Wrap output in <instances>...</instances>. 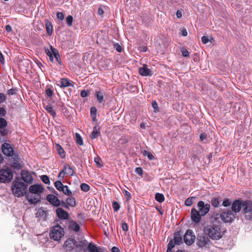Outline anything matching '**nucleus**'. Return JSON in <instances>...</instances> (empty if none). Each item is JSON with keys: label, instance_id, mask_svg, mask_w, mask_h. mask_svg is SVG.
Wrapping results in <instances>:
<instances>
[{"label": "nucleus", "instance_id": "obj_1", "mask_svg": "<svg viewBox=\"0 0 252 252\" xmlns=\"http://www.w3.org/2000/svg\"><path fill=\"white\" fill-rule=\"evenodd\" d=\"M203 232L212 240H218L222 237L225 229L220 224L212 222L204 227Z\"/></svg>", "mask_w": 252, "mask_h": 252}, {"label": "nucleus", "instance_id": "obj_2", "mask_svg": "<svg viewBox=\"0 0 252 252\" xmlns=\"http://www.w3.org/2000/svg\"><path fill=\"white\" fill-rule=\"evenodd\" d=\"M29 191L26 194V197L31 204H35L40 201L41 194L44 191V188L41 184H35L29 187Z\"/></svg>", "mask_w": 252, "mask_h": 252}, {"label": "nucleus", "instance_id": "obj_3", "mask_svg": "<svg viewBox=\"0 0 252 252\" xmlns=\"http://www.w3.org/2000/svg\"><path fill=\"white\" fill-rule=\"evenodd\" d=\"M235 216V214L230 210H227L220 214H217L214 216V220L219 223L220 222H231Z\"/></svg>", "mask_w": 252, "mask_h": 252}, {"label": "nucleus", "instance_id": "obj_4", "mask_svg": "<svg viewBox=\"0 0 252 252\" xmlns=\"http://www.w3.org/2000/svg\"><path fill=\"white\" fill-rule=\"evenodd\" d=\"M11 189L15 196L20 197L26 193L27 186L23 183L19 181H15L13 183Z\"/></svg>", "mask_w": 252, "mask_h": 252}, {"label": "nucleus", "instance_id": "obj_5", "mask_svg": "<svg viewBox=\"0 0 252 252\" xmlns=\"http://www.w3.org/2000/svg\"><path fill=\"white\" fill-rule=\"evenodd\" d=\"M245 219L248 220H252V201H243V210Z\"/></svg>", "mask_w": 252, "mask_h": 252}, {"label": "nucleus", "instance_id": "obj_6", "mask_svg": "<svg viewBox=\"0 0 252 252\" xmlns=\"http://www.w3.org/2000/svg\"><path fill=\"white\" fill-rule=\"evenodd\" d=\"M64 235L63 229L61 226L59 225H56L53 227L50 231V237L55 241L60 240L63 236Z\"/></svg>", "mask_w": 252, "mask_h": 252}, {"label": "nucleus", "instance_id": "obj_7", "mask_svg": "<svg viewBox=\"0 0 252 252\" xmlns=\"http://www.w3.org/2000/svg\"><path fill=\"white\" fill-rule=\"evenodd\" d=\"M13 178V174L9 168L2 169L0 170V181L2 183L10 182Z\"/></svg>", "mask_w": 252, "mask_h": 252}, {"label": "nucleus", "instance_id": "obj_8", "mask_svg": "<svg viewBox=\"0 0 252 252\" xmlns=\"http://www.w3.org/2000/svg\"><path fill=\"white\" fill-rule=\"evenodd\" d=\"M1 149L4 155L12 157L14 159L17 158L18 156L14 153L13 147L9 143H3L1 146Z\"/></svg>", "mask_w": 252, "mask_h": 252}, {"label": "nucleus", "instance_id": "obj_9", "mask_svg": "<svg viewBox=\"0 0 252 252\" xmlns=\"http://www.w3.org/2000/svg\"><path fill=\"white\" fill-rule=\"evenodd\" d=\"M195 236L192 231L190 229L187 230L184 236V240L185 243L189 246L191 245L195 241Z\"/></svg>", "mask_w": 252, "mask_h": 252}, {"label": "nucleus", "instance_id": "obj_10", "mask_svg": "<svg viewBox=\"0 0 252 252\" xmlns=\"http://www.w3.org/2000/svg\"><path fill=\"white\" fill-rule=\"evenodd\" d=\"M55 187L60 191H62L64 194L70 196L72 195L71 191L69 189L67 186L63 185L62 183L58 181L54 183Z\"/></svg>", "mask_w": 252, "mask_h": 252}, {"label": "nucleus", "instance_id": "obj_11", "mask_svg": "<svg viewBox=\"0 0 252 252\" xmlns=\"http://www.w3.org/2000/svg\"><path fill=\"white\" fill-rule=\"evenodd\" d=\"M198 211L202 216H205L209 211L210 205L205 204L203 201H199L197 203Z\"/></svg>", "mask_w": 252, "mask_h": 252}, {"label": "nucleus", "instance_id": "obj_12", "mask_svg": "<svg viewBox=\"0 0 252 252\" xmlns=\"http://www.w3.org/2000/svg\"><path fill=\"white\" fill-rule=\"evenodd\" d=\"M210 238L207 236H200L197 238V245L199 247H204L208 246L210 243L211 241L210 240Z\"/></svg>", "mask_w": 252, "mask_h": 252}, {"label": "nucleus", "instance_id": "obj_13", "mask_svg": "<svg viewBox=\"0 0 252 252\" xmlns=\"http://www.w3.org/2000/svg\"><path fill=\"white\" fill-rule=\"evenodd\" d=\"M22 179L23 181L28 184H32L33 181V179L31 173L26 170H23L21 171Z\"/></svg>", "mask_w": 252, "mask_h": 252}, {"label": "nucleus", "instance_id": "obj_14", "mask_svg": "<svg viewBox=\"0 0 252 252\" xmlns=\"http://www.w3.org/2000/svg\"><path fill=\"white\" fill-rule=\"evenodd\" d=\"M203 217L195 208H192L191 210V219L195 223H198L201 220V217Z\"/></svg>", "mask_w": 252, "mask_h": 252}, {"label": "nucleus", "instance_id": "obj_15", "mask_svg": "<svg viewBox=\"0 0 252 252\" xmlns=\"http://www.w3.org/2000/svg\"><path fill=\"white\" fill-rule=\"evenodd\" d=\"M243 201L239 200H236L233 201L231 205L232 211L236 213H238L241 210V208L243 209Z\"/></svg>", "mask_w": 252, "mask_h": 252}, {"label": "nucleus", "instance_id": "obj_16", "mask_svg": "<svg viewBox=\"0 0 252 252\" xmlns=\"http://www.w3.org/2000/svg\"><path fill=\"white\" fill-rule=\"evenodd\" d=\"M75 245L76 241L75 240L68 238L64 243L63 247L66 251H71Z\"/></svg>", "mask_w": 252, "mask_h": 252}, {"label": "nucleus", "instance_id": "obj_17", "mask_svg": "<svg viewBox=\"0 0 252 252\" xmlns=\"http://www.w3.org/2000/svg\"><path fill=\"white\" fill-rule=\"evenodd\" d=\"M46 199L51 204L56 207L59 206L60 205V201L57 196L54 194H48Z\"/></svg>", "mask_w": 252, "mask_h": 252}, {"label": "nucleus", "instance_id": "obj_18", "mask_svg": "<svg viewBox=\"0 0 252 252\" xmlns=\"http://www.w3.org/2000/svg\"><path fill=\"white\" fill-rule=\"evenodd\" d=\"M139 73L142 76H152L151 70L148 68L147 64H144L141 67L139 68Z\"/></svg>", "mask_w": 252, "mask_h": 252}, {"label": "nucleus", "instance_id": "obj_19", "mask_svg": "<svg viewBox=\"0 0 252 252\" xmlns=\"http://www.w3.org/2000/svg\"><path fill=\"white\" fill-rule=\"evenodd\" d=\"M7 125V122L6 120L3 118H0V129H2L5 128ZM8 130L4 129L3 130H0V133L2 135H5L8 133Z\"/></svg>", "mask_w": 252, "mask_h": 252}, {"label": "nucleus", "instance_id": "obj_20", "mask_svg": "<svg viewBox=\"0 0 252 252\" xmlns=\"http://www.w3.org/2000/svg\"><path fill=\"white\" fill-rule=\"evenodd\" d=\"M56 213L58 217L61 219L66 220L68 218V213L62 208L57 209Z\"/></svg>", "mask_w": 252, "mask_h": 252}, {"label": "nucleus", "instance_id": "obj_21", "mask_svg": "<svg viewBox=\"0 0 252 252\" xmlns=\"http://www.w3.org/2000/svg\"><path fill=\"white\" fill-rule=\"evenodd\" d=\"M57 85L63 88L69 86H73L71 83L67 78H62L60 83L57 84Z\"/></svg>", "mask_w": 252, "mask_h": 252}, {"label": "nucleus", "instance_id": "obj_22", "mask_svg": "<svg viewBox=\"0 0 252 252\" xmlns=\"http://www.w3.org/2000/svg\"><path fill=\"white\" fill-rule=\"evenodd\" d=\"M63 170H64L65 174L70 176H72L74 173V171L72 168L69 164H65L64 165Z\"/></svg>", "mask_w": 252, "mask_h": 252}, {"label": "nucleus", "instance_id": "obj_23", "mask_svg": "<svg viewBox=\"0 0 252 252\" xmlns=\"http://www.w3.org/2000/svg\"><path fill=\"white\" fill-rule=\"evenodd\" d=\"M56 148L61 158H63L65 157V153L63 149L59 144L56 145Z\"/></svg>", "mask_w": 252, "mask_h": 252}, {"label": "nucleus", "instance_id": "obj_24", "mask_svg": "<svg viewBox=\"0 0 252 252\" xmlns=\"http://www.w3.org/2000/svg\"><path fill=\"white\" fill-rule=\"evenodd\" d=\"M69 228L75 232H78L80 229L79 224L74 221H71L69 222Z\"/></svg>", "mask_w": 252, "mask_h": 252}, {"label": "nucleus", "instance_id": "obj_25", "mask_svg": "<svg viewBox=\"0 0 252 252\" xmlns=\"http://www.w3.org/2000/svg\"><path fill=\"white\" fill-rule=\"evenodd\" d=\"M52 52L53 53V55L54 58H55L56 61L60 64H62V62L60 58V56L59 55L58 51L55 48H52Z\"/></svg>", "mask_w": 252, "mask_h": 252}, {"label": "nucleus", "instance_id": "obj_26", "mask_svg": "<svg viewBox=\"0 0 252 252\" xmlns=\"http://www.w3.org/2000/svg\"><path fill=\"white\" fill-rule=\"evenodd\" d=\"M100 134V132L96 126L94 127L93 131L91 132L90 137L92 139H95L98 137Z\"/></svg>", "mask_w": 252, "mask_h": 252}, {"label": "nucleus", "instance_id": "obj_27", "mask_svg": "<svg viewBox=\"0 0 252 252\" xmlns=\"http://www.w3.org/2000/svg\"><path fill=\"white\" fill-rule=\"evenodd\" d=\"M45 109L48 113H49L51 115L53 116V117H56V113L50 104L46 105L45 107Z\"/></svg>", "mask_w": 252, "mask_h": 252}, {"label": "nucleus", "instance_id": "obj_28", "mask_svg": "<svg viewBox=\"0 0 252 252\" xmlns=\"http://www.w3.org/2000/svg\"><path fill=\"white\" fill-rule=\"evenodd\" d=\"M174 241L176 244L180 245L182 243V238L179 233H175Z\"/></svg>", "mask_w": 252, "mask_h": 252}, {"label": "nucleus", "instance_id": "obj_29", "mask_svg": "<svg viewBox=\"0 0 252 252\" xmlns=\"http://www.w3.org/2000/svg\"><path fill=\"white\" fill-rule=\"evenodd\" d=\"M66 203L70 206L74 207L76 205L75 199L72 197H69L66 199Z\"/></svg>", "mask_w": 252, "mask_h": 252}, {"label": "nucleus", "instance_id": "obj_30", "mask_svg": "<svg viewBox=\"0 0 252 252\" xmlns=\"http://www.w3.org/2000/svg\"><path fill=\"white\" fill-rule=\"evenodd\" d=\"M155 199L157 201L161 203L164 201V197L162 194L157 193L155 195Z\"/></svg>", "mask_w": 252, "mask_h": 252}, {"label": "nucleus", "instance_id": "obj_31", "mask_svg": "<svg viewBox=\"0 0 252 252\" xmlns=\"http://www.w3.org/2000/svg\"><path fill=\"white\" fill-rule=\"evenodd\" d=\"M46 28L47 32L49 35H51L53 32V26L50 23H47L46 24Z\"/></svg>", "mask_w": 252, "mask_h": 252}, {"label": "nucleus", "instance_id": "obj_32", "mask_svg": "<svg viewBox=\"0 0 252 252\" xmlns=\"http://www.w3.org/2000/svg\"><path fill=\"white\" fill-rule=\"evenodd\" d=\"M96 98L99 103H101L104 99L103 94L101 92H96Z\"/></svg>", "mask_w": 252, "mask_h": 252}, {"label": "nucleus", "instance_id": "obj_33", "mask_svg": "<svg viewBox=\"0 0 252 252\" xmlns=\"http://www.w3.org/2000/svg\"><path fill=\"white\" fill-rule=\"evenodd\" d=\"M194 199H195L194 197H190L188 198L185 200V204L187 206H190L192 204L193 200H194Z\"/></svg>", "mask_w": 252, "mask_h": 252}, {"label": "nucleus", "instance_id": "obj_34", "mask_svg": "<svg viewBox=\"0 0 252 252\" xmlns=\"http://www.w3.org/2000/svg\"><path fill=\"white\" fill-rule=\"evenodd\" d=\"M96 109L95 107H92L91 108V115L93 118V121H95L96 120Z\"/></svg>", "mask_w": 252, "mask_h": 252}, {"label": "nucleus", "instance_id": "obj_35", "mask_svg": "<svg viewBox=\"0 0 252 252\" xmlns=\"http://www.w3.org/2000/svg\"><path fill=\"white\" fill-rule=\"evenodd\" d=\"M75 137L76 142L78 144H79V145H83V139L79 134L76 133L75 134Z\"/></svg>", "mask_w": 252, "mask_h": 252}, {"label": "nucleus", "instance_id": "obj_36", "mask_svg": "<svg viewBox=\"0 0 252 252\" xmlns=\"http://www.w3.org/2000/svg\"><path fill=\"white\" fill-rule=\"evenodd\" d=\"M80 188L82 191L85 192L88 191L90 189V186L88 184L85 183L82 184L80 186Z\"/></svg>", "mask_w": 252, "mask_h": 252}, {"label": "nucleus", "instance_id": "obj_37", "mask_svg": "<svg viewBox=\"0 0 252 252\" xmlns=\"http://www.w3.org/2000/svg\"><path fill=\"white\" fill-rule=\"evenodd\" d=\"M211 204L213 206L218 207L219 205V199L216 197L213 198L211 200Z\"/></svg>", "mask_w": 252, "mask_h": 252}, {"label": "nucleus", "instance_id": "obj_38", "mask_svg": "<svg viewBox=\"0 0 252 252\" xmlns=\"http://www.w3.org/2000/svg\"><path fill=\"white\" fill-rule=\"evenodd\" d=\"M41 179L42 182L46 184H49L50 183L49 178L47 175L41 176Z\"/></svg>", "mask_w": 252, "mask_h": 252}, {"label": "nucleus", "instance_id": "obj_39", "mask_svg": "<svg viewBox=\"0 0 252 252\" xmlns=\"http://www.w3.org/2000/svg\"><path fill=\"white\" fill-rule=\"evenodd\" d=\"M73 17L71 15H68L66 18V23L69 26H70L72 24Z\"/></svg>", "mask_w": 252, "mask_h": 252}, {"label": "nucleus", "instance_id": "obj_40", "mask_svg": "<svg viewBox=\"0 0 252 252\" xmlns=\"http://www.w3.org/2000/svg\"><path fill=\"white\" fill-rule=\"evenodd\" d=\"M143 155L145 156H147L150 160H152L154 158L153 155L151 153L148 152L146 151H144Z\"/></svg>", "mask_w": 252, "mask_h": 252}, {"label": "nucleus", "instance_id": "obj_41", "mask_svg": "<svg viewBox=\"0 0 252 252\" xmlns=\"http://www.w3.org/2000/svg\"><path fill=\"white\" fill-rule=\"evenodd\" d=\"M36 217H39V216H41L43 217V220L45 219V217L46 216V213L44 211H38L36 214Z\"/></svg>", "mask_w": 252, "mask_h": 252}, {"label": "nucleus", "instance_id": "obj_42", "mask_svg": "<svg viewBox=\"0 0 252 252\" xmlns=\"http://www.w3.org/2000/svg\"><path fill=\"white\" fill-rule=\"evenodd\" d=\"M113 208L115 212H117L120 209V205L118 202L115 201L112 204Z\"/></svg>", "mask_w": 252, "mask_h": 252}, {"label": "nucleus", "instance_id": "obj_43", "mask_svg": "<svg viewBox=\"0 0 252 252\" xmlns=\"http://www.w3.org/2000/svg\"><path fill=\"white\" fill-rule=\"evenodd\" d=\"M231 205V201L228 199H225L222 202V205L224 207H228Z\"/></svg>", "mask_w": 252, "mask_h": 252}, {"label": "nucleus", "instance_id": "obj_44", "mask_svg": "<svg viewBox=\"0 0 252 252\" xmlns=\"http://www.w3.org/2000/svg\"><path fill=\"white\" fill-rule=\"evenodd\" d=\"M52 48H54L52 46H51V50L48 48L45 49V53H46V54L47 55V56L48 57L53 55V53L52 52Z\"/></svg>", "mask_w": 252, "mask_h": 252}, {"label": "nucleus", "instance_id": "obj_45", "mask_svg": "<svg viewBox=\"0 0 252 252\" xmlns=\"http://www.w3.org/2000/svg\"><path fill=\"white\" fill-rule=\"evenodd\" d=\"M181 52H182V55L185 57H188L189 55V51L187 49H182Z\"/></svg>", "mask_w": 252, "mask_h": 252}, {"label": "nucleus", "instance_id": "obj_46", "mask_svg": "<svg viewBox=\"0 0 252 252\" xmlns=\"http://www.w3.org/2000/svg\"><path fill=\"white\" fill-rule=\"evenodd\" d=\"M135 172L138 175L142 176L143 174V170L141 167H136Z\"/></svg>", "mask_w": 252, "mask_h": 252}, {"label": "nucleus", "instance_id": "obj_47", "mask_svg": "<svg viewBox=\"0 0 252 252\" xmlns=\"http://www.w3.org/2000/svg\"><path fill=\"white\" fill-rule=\"evenodd\" d=\"M114 47L117 52H118L119 53H121L122 52V48L121 46L118 43L115 44Z\"/></svg>", "mask_w": 252, "mask_h": 252}, {"label": "nucleus", "instance_id": "obj_48", "mask_svg": "<svg viewBox=\"0 0 252 252\" xmlns=\"http://www.w3.org/2000/svg\"><path fill=\"white\" fill-rule=\"evenodd\" d=\"M201 41L203 44H206L209 41V38L208 36H203L201 38Z\"/></svg>", "mask_w": 252, "mask_h": 252}, {"label": "nucleus", "instance_id": "obj_49", "mask_svg": "<svg viewBox=\"0 0 252 252\" xmlns=\"http://www.w3.org/2000/svg\"><path fill=\"white\" fill-rule=\"evenodd\" d=\"M175 242H173L172 241H170L168 244L167 249L172 250V249L175 247Z\"/></svg>", "mask_w": 252, "mask_h": 252}, {"label": "nucleus", "instance_id": "obj_50", "mask_svg": "<svg viewBox=\"0 0 252 252\" xmlns=\"http://www.w3.org/2000/svg\"><path fill=\"white\" fill-rule=\"evenodd\" d=\"M46 94L49 97H51L53 95V91L51 89H48L46 91Z\"/></svg>", "mask_w": 252, "mask_h": 252}, {"label": "nucleus", "instance_id": "obj_51", "mask_svg": "<svg viewBox=\"0 0 252 252\" xmlns=\"http://www.w3.org/2000/svg\"><path fill=\"white\" fill-rule=\"evenodd\" d=\"M124 194L125 196L126 197L127 200H129L131 198V194L130 192L126 190L124 191Z\"/></svg>", "mask_w": 252, "mask_h": 252}, {"label": "nucleus", "instance_id": "obj_52", "mask_svg": "<svg viewBox=\"0 0 252 252\" xmlns=\"http://www.w3.org/2000/svg\"><path fill=\"white\" fill-rule=\"evenodd\" d=\"M5 96L3 94L0 93V103H1L5 101Z\"/></svg>", "mask_w": 252, "mask_h": 252}, {"label": "nucleus", "instance_id": "obj_53", "mask_svg": "<svg viewBox=\"0 0 252 252\" xmlns=\"http://www.w3.org/2000/svg\"><path fill=\"white\" fill-rule=\"evenodd\" d=\"M57 18L60 20H63L64 19V15L62 12H58L57 14Z\"/></svg>", "mask_w": 252, "mask_h": 252}, {"label": "nucleus", "instance_id": "obj_54", "mask_svg": "<svg viewBox=\"0 0 252 252\" xmlns=\"http://www.w3.org/2000/svg\"><path fill=\"white\" fill-rule=\"evenodd\" d=\"M6 112L3 108L0 107V117L4 116L6 114Z\"/></svg>", "mask_w": 252, "mask_h": 252}, {"label": "nucleus", "instance_id": "obj_55", "mask_svg": "<svg viewBox=\"0 0 252 252\" xmlns=\"http://www.w3.org/2000/svg\"><path fill=\"white\" fill-rule=\"evenodd\" d=\"M122 229L125 231H127L128 230V225L126 222H124L122 224Z\"/></svg>", "mask_w": 252, "mask_h": 252}, {"label": "nucleus", "instance_id": "obj_56", "mask_svg": "<svg viewBox=\"0 0 252 252\" xmlns=\"http://www.w3.org/2000/svg\"><path fill=\"white\" fill-rule=\"evenodd\" d=\"M94 162L96 163V164L98 165L99 167L102 166V165L100 164V161L101 159L99 158H95L94 159Z\"/></svg>", "mask_w": 252, "mask_h": 252}, {"label": "nucleus", "instance_id": "obj_57", "mask_svg": "<svg viewBox=\"0 0 252 252\" xmlns=\"http://www.w3.org/2000/svg\"><path fill=\"white\" fill-rule=\"evenodd\" d=\"M80 95L82 97H85L88 95V93L87 91L83 90L81 92Z\"/></svg>", "mask_w": 252, "mask_h": 252}, {"label": "nucleus", "instance_id": "obj_58", "mask_svg": "<svg viewBox=\"0 0 252 252\" xmlns=\"http://www.w3.org/2000/svg\"><path fill=\"white\" fill-rule=\"evenodd\" d=\"M65 173L64 170L63 169L62 171L59 174L58 177L60 179H63L64 177V175H65Z\"/></svg>", "mask_w": 252, "mask_h": 252}, {"label": "nucleus", "instance_id": "obj_59", "mask_svg": "<svg viewBox=\"0 0 252 252\" xmlns=\"http://www.w3.org/2000/svg\"><path fill=\"white\" fill-rule=\"evenodd\" d=\"M152 106L155 110L157 109L158 108V105L156 101H154L152 102Z\"/></svg>", "mask_w": 252, "mask_h": 252}, {"label": "nucleus", "instance_id": "obj_60", "mask_svg": "<svg viewBox=\"0 0 252 252\" xmlns=\"http://www.w3.org/2000/svg\"><path fill=\"white\" fill-rule=\"evenodd\" d=\"M188 34V32L186 29H183L181 31V35L183 36H187Z\"/></svg>", "mask_w": 252, "mask_h": 252}, {"label": "nucleus", "instance_id": "obj_61", "mask_svg": "<svg viewBox=\"0 0 252 252\" xmlns=\"http://www.w3.org/2000/svg\"><path fill=\"white\" fill-rule=\"evenodd\" d=\"M112 252H120L119 249L116 247H113L111 249Z\"/></svg>", "mask_w": 252, "mask_h": 252}, {"label": "nucleus", "instance_id": "obj_62", "mask_svg": "<svg viewBox=\"0 0 252 252\" xmlns=\"http://www.w3.org/2000/svg\"><path fill=\"white\" fill-rule=\"evenodd\" d=\"M5 30L7 32H10L12 31V28L10 25H8L6 26Z\"/></svg>", "mask_w": 252, "mask_h": 252}, {"label": "nucleus", "instance_id": "obj_63", "mask_svg": "<svg viewBox=\"0 0 252 252\" xmlns=\"http://www.w3.org/2000/svg\"><path fill=\"white\" fill-rule=\"evenodd\" d=\"M182 14L181 11L178 10L176 12V16L178 18H180L182 17Z\"/></svg>", "mask_w": 252, "mask_h": 252}, {"label": "nucleus", "instance_id": "obj_64", "mask_svg": "<svg viewBox=\"0 0 252 252\" xmlns=\"http://www.w3.org/2000/svg\"><path fill=\"white\" fill-rule=\"evenodd\" d=\"M206 138V134H204V133H201L200 135V139L201 141H203L204 140V139H205Z\"/></svg>", "mask_w": 252, "mask_h": 252}]
</instances>
